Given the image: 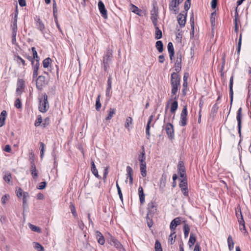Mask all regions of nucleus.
Wrapping results in <instances>:
<instances>
[{"label":"nucleus","mask_w":251,"mask_h":251,"mask_svg":"<svg viewBox=\"0 0 251 251\" xmlns=\"http://www.w3.org/2000/svg\"><path fill=\"white\" fill-rule=\"evenodd\" d=\"M180 77H179L177 73H173L171 75V98L174 99L175 100L171 104V112L172 113H175L177 110L178 107V103L177 101V97L176 95L177 93L178 88L180 87Z\"/></svg>","instance_id":"nucleus-1"},{"label":"nucleus","mask_w":251,"mask_h":251,"mask_svg":"<svg viewBox=\"0 0 251 251\" xmlns=\"http://www.w3.org/2000/svg\"><path fill=\"white\" fill-rule=\"evenodd\" d=\"M112 58L113 51L109 48H107L102 57V65L105 71H107L109 68L110 63L111 62Z\"/></svg>","instance_id":"nucleus-2"},{"label":"nucleus","mask_w":251,"mask_h":251,"mask_svg":"<svg viewBox=\"0 0 251 251\" xmlns=\"http://www.w3.org/2000/svg\"><path fill=\"white\" fill-rule=\"evenodd\" d=\"M39 110L42 113L48 111L49 108V104L48 101V96L44 93L43 98L39 99Z\"/></svg>","instance_id":"nucleus-3"},{"label":"nucleus","mask_w":251,"mask_h":251,"mask_svg":"<svg viewBox=\"0 0 251 251\" xmlns=\"http://www.w3.org/2000/svg\"><path fill=\"white\" fill-rule=\"evenodd\" d=\"M187 105H184L180 114V119L179 122V124L180 126H184L187 125Z\"/></svg>","instance_id":"nucleus-4"},{"label":"nucleus","mask_w":251,"mask_h":251,"mask_svg":"<svg viewBox=\"0 0 251 251\" xmlns=\"http://www.w3.org/2000/svg\"><path fill=\"white\" fill-rule=\"evenodd\" d=\"M183 1V0H171L169 4V10L173 11L174 14H177L178 12L177 8Z\"/></svg>","instance_id":"nucleus-5"},{"label":"nucleus","mask_w":251,"mask_h":251,"mask_svg":"<svg viewBox=\"0 0 251 251\" xmlns=\"http://www.w3.org/2000/svg\"><path fill=\"white\" fill-rule=\"evenodd\" d=\"M176 61L174 67L176 71L178 73L181 71V61L182 55L181 52L179 51L176 54Z\"/></svg>","instance_id":"nucleus-6"},{"label":"nucleus","mask_w":251,"mask_h":251,"mask_svg":"<svg viewBox=\"0 0 251 251\" xmlns=\"http://www.w3.org/2000/svg\"><path fill=\"white\" fill-rule=\"evenodd\" d=\"M147 219H150V216L152 217L153 215L157 210L156 205L152 201H151L148 205Z\"/></svg>","instance_id":"nucleus-7"},{"label":"nucleus","mask_w":251,"mask_h":251,"mask_svg":"<svg viewBox=\"0 0 251 251\" xmlns=\"http://www.w3.org/2000/svg\"><path fill=\"white\" fill-rule=\"evenodd\" d=\"M178 174L181 178H186V174L184 164L183 161H179L177 165Z\"/></svg>","instance_id":"nucleus-8"},{"label":"nucleus","mask_w":251,"mask_h":251,"mask_svg":"<svg viewBox=\"0 0 251 251\" xmlns=\"http://www.w3.org/2000/svg\"><path fill=\"white\" fill-rule=\"evenodd\" d=\"M109 243L111 245L114 246L119 251H126L121 243L114 237H112L110 238Z\"/></svg>","instance_id":"nucleus-9"},{"label":"nucleus","mask_w":251,"mask_h":251,"mask_svg":"<svg viewBox=\"0 0 251 251\" xmlns=\"http://www.w3.org/2000/svg\"><path fill=\"white\" fill-rule=\"evenodd\" d=\"M166 132L170 139H172L174 137V129L172 124L168 123L165 126Z\"/></svg>","instance_id":"nucleus-10"},{"label":"nucleus","mask_w":251,"mask_h":251,"mask_svg":"<svg viewBox=\"0 0 251 251\" xmlns=\"http://www.w3.org/2000/svg\"><path fill=\"white\" fill-rule=\"evenodd\" d=\"M46 84V77L43 75H40L36 79V87L39 90L43 89Z\"/></svg>","instance_id":"nucleus-11"},{"label":"nucleus","mask_w":251,"mask_h":251,"mask_svg":"<svg viewBox=\"0 0 251 251\" xmlns=\"http://www.w3.org/2000/svg\"><path fill=\"white\" fill-rule=\"evenodd\" d=\"M151 19L153 23L154 26H156L157 25V19H158V9L153 7V9L151 11Z\"/></svg>","instance_id":"nucleus-12"},{"label":"nucleus","mask_w":251,"mask_h":251,"mask_svg":"<svg viewBox=\"0 0 251 251\" xmlns=\"http://www.w3.org/2000/svg\"><path fill=\"white\" fill-rule=\"evenodd\" d=\"M98 7L101 16L105 19L107 18V10L105 7L104 3L101 1L98 2Z\"/></svg>","instance_id":"nucleus-13"},{"label":"nucleus","mask_w":251,"mask_h":251,"mask_svg":"<svg viewBox=\"0 0 251 251\" xmlns=\"http://www.w3.org/2000/svg\"><path fill=\"white\" fill-rule=\"evenodd\" d=\"M35 21V25L36 28L38 30H39L43 35H44V30L45 29V26L44 23L40 19L39 17H36Z\"/></svg>","instance_id":"nucleus-14"},{"label":"nucleus","mask_w":251,"mask_h":251,"mask_svg":"<svg viewBox=\"0 0 251 251\" xmlns=\"http://www.w3.org/2000/svg\"><path fill=\"white\" fill-rule=\"evenodd\" d=\"M242 109L241 107H240L237 112V116H236V119L238 123V133L241 136V121H242Z\"/></svg>","instance_id":"nucleus-15"},{"label":"nucleus","mask_w":251,"mask_h":251,"mask_svg":"<svg viewBox=\"0 0 251 251\" xmlns=\"http://www.w3.org/2000/svg\"><path fill=\"white\" fill-rule=\"evenodd\" d=\"M146 158H141L140 160V171L141 175L143 177H145L147 175L146 172V163L145 161Z\"/></svg>","instance_id":"nucleus-16"},{"label":"nucleus","mask_w":251,"mask_h":251,"mask_svg":"<svg viewBox=\"0 0 251 251\" xmlns=\"http://www.w3.org/2000/svg\"><path fill=\"white\" fill-rule=\"evenodd\" d=\"M31 166L30 168V171L31 174V175L34 179H36L38 177V172L36 168V166L35 163H34L33 159H31L30 161Z\"/></svg>","instance_id":"nucleus-17"},{"label":"nucleus","mask_w":251,"mask_h":251,"mask_svg":"<svg viewBox=\"0 0 251 251\" xmlns=\"http://www.w3.org/2000/svg\"><path fill=\"white\" fill-rule=\"evenodd\" d=\"M186 13L185 15L180 13L178 14L177 16V21L181 27H183L185 25L186 23Z\"/></svg>","instance_id":"nucleus-18"},{"label":"nucleus","mask_w":251,"mask_h":251,"mask_svg":"<svg viewBox=\"0 0 251 251\" xmlns=\"http://www.w3.org/2000/svg\"><path fill=\"white\" fill-rule=\"evenodd\" d=\"M240 218L238 219V222L240 226V229L241 230L242 232H244V233H247V230L246 229L245 225V222L243 219V215H242V213L241 210H240Z\"/></svg>","instance_id":"nucleus-19"},{"label":"nucleus","mask_w":251,"mask_h":251,"mask_svg":"<svg viewBox=\"0 0 251 251\" xmlns=\"http://www.w3.org/2000/svg\"><path fill=\"white\" fill-rule=\"evenodd\" d=\"M180 224V220L179 218H176L172 221L170 224V229L171 231H175L177 225Z\"/></svg>","instance_id":"nucleus-20"},{"label":"nucleus","mask_w":251,"mask_h":251,"mask_svg":"<svg viewBox=\"0 0 251 251\" xmlns=\"http://www.w3.org/2000/svg\"><path fill=\"white\" fill-rule=\"evenodd\" d=\"M233 75H232L230 78L229 80V95L230 99V103H232L233 98Z\"/></svg>","instance_id":"nucleus-21"},{"label":"nucleus","mask_w":251,"mask_h":251,"mask_svg":"<svg viewBox=\"0 0 251 251\" xmlns=\"http://www.w3.org/2000/svg\"><path fill=\"white\" fill-rule=\"evenodd\" d=\"M126 172H127V179L129 178V183L130 184H132L133 183V170L130 166H128L126 168Z\"/></svg>","instance_id":"nucleus-22"},{"label":"nucleus","mask_w":251,"mask_h":251,"mask_svg":"<svg viewBox=\"0 0 251 251\" xmlns=\"http://www.w3.org/2000/svg\"><path fill=\"white\" fill-rule=\"evenodd\" d=\"M91 170L92 173V174L97 177V178H100V176H99L98 171L96 168V165L94 163V161L93 159H91Z\"/></svg>","instance_id":"nucleus-23"},{"label":"nucleus","mask_w":251,"mask_h":251,"mask_svg":"<svg viewBox=\"0 0 251 251\" xmlns=\"http://www.w3.org/2000/svg\"><path fill=\"white\" fill-rule=\"evenodd\" d=\"M14 60L17 63L19 66H21V65H22V67H24L26 65L25 60L19 55H15Z\"/></svg>","instance_id":"nucleus-24"},{"label":"nucleus","mask_w":251,"mask_h":251,"mask_svg":"<svg viewBox=\"0 0 251 251\" xmlns=\"http://www.w3.org/2000/svg\"><path fill=\"white\" fill-rule=\"evenodd\" d=\"M96 236L98 243L102 245L105 243V240L101 233L99 231L96 232Z\"/></svg>","instance_id":"nucleus-25"},{"label":"nucleus","mask_w":251,"mask_h":251,"mask_svg":"<svg viewBox=\"0 0 251 251\" xmlns=\"http://www.w3.org/2000/svg\"><path fill=\"white\" fill-rule=\"evenodd\" d=\"M153 118V115H151L150 116L148 121V123H147V126H146V135L148 136V139H149V138L150 137V127H151V124Z\"/></svg>","instance_id":"nucleus-26"},{"label":"nucleus","mask_w":251,"mask_h":251,"mask_svg":"<svg viewBox=\"0 0 251 251\" xmlns=\"http://www.w3.org/2000/svg\"><path fill=\"white\" fill-rule=\"evenodd\" d=\"M138 194L140 202L141 204H143L145 202V194L143 189L141 186L138 188Z\"/></svg>","instance_id":"nucleus-27"},{"label":"nucleus","mask_w":251,"mask_h":251,"mask_svg":"<svg viewBox=\"0 0 251 251\" xmlns=\"http://www.w3.org/2000/svg\"><path fill=\"white\" fill-rule=\"evenodd\" d=\"M7 115L6 111L3 110L0 115V127L4 125V121Z\"/></svg>","instance_id":"nucleus-28"},{"label":"nucleus","mask_w":251,"mask_h":251,"mask_svg":"<svg viewBox=\"0 0 251 251\" xmlns=\"http://www.w3.org/2000/svg\"><path fill=\"white\" fill-rule=\"evenodd\" d=\"M196 238L195 234L191 233L188 241V245L190 248H191L193 246L196 242Z\"/></svg>","instance_id":"nucleus-29"},{"label":"nucleus","mask_w":251,"mask_h":251,"mask_svg":"<svg viewBox=\"0 0 251 251\" xmlns=\"http://www.w3.org/2000/svg\"><path fill=\"white\" fill-rule=\"evenodd\" d=\"M155 29V39L158 40L162 38V33L161 30L157 26V25L156 26H154Z\"/></svg>","instance_id":"nucleus-30"},{"label":"nucleus","mask_w":251,"mask_h":251,"mask_svg":"<svg viewBox=\"0 0 251 251\" xmlns=\"http://www.w3.org/2000/svg\"><path fill=\"white\" fill-rule=\"evenodd\" d=\"M179 186V187L181 188V190H184V189H187V177L182 178V179L181 180Z\"/></svg>","instance_id":"nucleus-31"},{"label":"nucleus","mask_w":251,"mask_h":251,"mask_svg":"<svg viewBox=\"0 0 251 251\" xmlns=\"http://www.w3.org/2000/svg\"><path fill=\"white\" fill-rule=\"evenodd\" d=\"M155 47L158 52H162L163 51V44L161 41H157L156 42Z\"/></svg>","instance_id":"nucleus-32"},{"label":"nucleus","mask_w":251,"mask_h":251,"mask_svg":"<svg viewBox=\"0 0 251 251\" xmlns=\"http://www.w3.org/2000/svg\"><path fill=\"white\" fill-rule=\"evenodd\" d=\"M227 243L228 249L229 251H231L234 248V242L232 239V238L231 235H229L227 238Z\"/></svg>","instance_id":"nucleus-33"},{"label":"nucleus","mask_w":251,"mask_h":251,"mask_svg":"<svg viewBox=\"0 0 251 251\" xmlns=\"http://www.w3.org/2000/svg\"><path fill=\"white\" fill-rule=\"evenodd\" d=\"M175 233V231H171V233L169 237L168 242L171 245H173L175 242V238L176 237Z\"/></svg>","instance_id":"nucleus-34"},{"label":"nucleus","mask_w":251,"mask_h":251,"mask_svg":"<svg viewBox=\"0 0 251 251\" xmlns=\"http://www.w3.org/2000/svg\"><path fill=\"white\" fill-rule=\"evenodd\" d=\"M28 226L30 229L33 231L36 232L38 233L41 232V228L39 227L35 226L30 223L28 224Z\"/></svg>","instance_id":"nucleus-35"},{"label":"nucleus","mask_w":251,"mask_h":251,"mask_svg":"<svg viewBox=\"0 0 251 251\" xmlns=\"http://www.w3.org/2000/svg\"><path fill=\"white\" fill-rule=\"evenodd\" d=\"M116 109L114 108H110L109 110L108 116L105 118L106 121L110 120L113 117L114 114H115Z\"/></svg>","instance_id":"nucleus-36"},{"label":"nucleus","mask_w":251,"mask_h":251,"mask_svg":"<svg viewBox=\"0 0 251 251\" xmlns=\"http://www.w3.org/2000/svg\"><path fill=\"white\" fill-rule=\"evenodd\" d=\"M34 248L38 251H44V247L39 243L33 242Z\"/></svg>","instance_id":"nucleus-37"},{"label":"nucleus","mask_w":251,"mask_h":251,"mask_svg":"<svg viewBox=\"0 0 251 251\" xmlns=\"http://www.w3.org/2000/svg\"><path fill=\"white\" fill-rule=\"evenodd\" d=\"M31 50H32V53H33V57L32 58L33 59V60H35L36 61H37V60L38 61H39L40 58L38 56L37 52L36 51L35 48L34 47H32L31 48Z\"/></svg>","instance_id":"nucleus-38"},{"label":"nucleus","mask_w":251,"mask_h":251,"mask_svg":"<svg viewBox=\"0 0 251 251\" xmlns=\"http://www.w3.org/2000/svg\"><path fill=\"white\" fill-rule=\"evenodd\" d=\"M11 175L10 173H6L3 177L4 180L8 184H11Z\"/></svg>","instance_id":"nucleus-39"},{"label":"nucleus","mask_w":251,"mask_h":251,"mask_svg":"<svg viewBox=\"0 0 251 251\" xmlns=\"http://www.w3.org/2000/svg\"><path fill=\"white\" fill-rule=\"evenodd\" d=\"M184 234L185 238H187L188 236V234L190 231L189 226L187 224H185L183 227Z\"/></svg>","instance_id":"nucleus-40"},{"label":"nucleus","mask_w":251,"mask_h":251,"mask_svg":"<svg viewBox=\"0 0 251 251\" xmlns=\"http://www.w3.org/2000/svg\"><path fill=\"white\" fill-rule=\"evenodd\" d=\"M166 175H162L161 176V177L160 178V187H164L166 184Z\"/></svg>","instance_id":"nucleus-41"},{"label":"nucleus","mask_w":251,"mask_h":251,"mask_svg":"<svg viewBox=\"0 0 251 251\" xmlns=\"http://www.w3.org/2000/svg\"><path fill=\"white\" fill-rule=\"evenodd\" d=\"M100 95H98V97L96 99V109L97 110V111H99L100 110V108L101 107V103L100 102Z\"/></svg>","instance_id":"nucleus-42"},{"label":"nucleus","mask_w":251,"mask_h":251,"mask_svg":"<svg viewBox=\"0 0 251 251\" xmlns=\"http://www.w3.org/2000/svg\"><path fill=\"white\" fill-rule=\"evenodd\" d=\"M132 124V119L130 117H127L126 119V122L125 123V126L126 128H127L129 130V126L130 125H131Z\"/></svg>","instance_id":"nucleus-43"},{"label":"nucleus","mask_w":251,"mask_h":251,"mask_svg":"<svg viewBox=\"0 0 251 251\" xmlns=\"http://www.w3.org/2000/svg\"><path fill=\"white\" fill-rule=\"evenodd\" d=\"M111 89L112 86H108L107 85V88L106 89V96L108 98V100L111 97Z\"/></svg>","instance_id":"nucleus-44"},{"label":"nucleus","mask_w":251,"mask_h":251,"mask_svg":"<svg viewBox=\"0 0 251 251\" xmlns=\"http://www.w3.org/2000/svg\"><path fill=\"white\" fill-rule=\"evenodd\" d=\"M51 60L50 58L48 57L43 61V66L44 68H48L50 64Z\"/></svg>","instance_id":"nucleus-45"},{"label":"nucleus","mask_w":251,"mask_h":251,"mask_svg":"<svg viewBox=\"0 0 251 251\" xmlns=\"http://www.w3.org/2000/svg\"><path fill=\"white\" fill-rule=\"evenodd\" d=\"M131 10L132 12L135 14L140 15V14H139V12L140 11V10H139V9L136 6L133 4H131Z\"/></svg>","instance_id":"nucleus-46"},{"label":"nucleus","mask_w":251,"mask_h":251,"mask_svg":"<svg viewBox=\"0 0 251 251\" xmlns=\"http://www.w3.org/2000/svg\"><path fill=\"white\" fill-rule=\"evenodd\" d=\"M155 251H162L161 245L158 240H156L155 243Z\"/></svg>","instance_id":"nucleus-47"},{"label":"nucleus","mask_w":251,"mask_h":251,"mask_svg":"<svg viewBox=\"0 0 251 251\" xmlns=\"http://www.w3.org/2000/svg\"><path fill=\"white\" fill-rule=\"evenodd\" d=\"M52 11H53V16H57V6L56 4V3L54 0L53 1V5H52Z\"/></svg>","instance_id":"nucleus-48"},{"label":"nucleus","mask_w":251,"mask_h":251,"mask_svg":"<svg viewBox=\"0 0 251 251\" xmlns=\"http://www.w3.org/2000/svg\"><path fill=\"white\" fill-rule=\"evenodd\" d=\"M10 198V196L9 194H5L1 198V202L5 204L6 203L7 201H8Z\"/></svg>","instance_id":"nucleus-49"},{"label":"nucleus","mask_w":251,"mask_h":251,"mask_svg":"<svg viewBox=\"0 0 251 251\" xmlns=\"http://www.w3.org/2000/svg\"><path fill=\"white\" fill-rule=\"evenodd\" d=\"M168 52L169 53H175L174 46L171 42H169L167 46Z\"/></svg>","instance_id":"nucleus-50"},{"label":"nucleus","mask_w":251,"mask_h":251,"mask_svg":"<svg viewBox=\"0 0 251 251\" xmlns=\"http://www.w3.org/2000/svg\"><path fill=\"white\" fill-rule=\"evenodd\" d=\"M22 196L23 197V203L24 205L26 203L27 198L29 197V195L28 193L24 192Z\"/></svg>","instance_id":"nucleus-51"},{"label":"nucleus","mask_w":251,"mask_h":251,"mask_svg":"<svg viewBox=\"0 0 251 251\" xmlns=\"http://www.w3.org/2000/svg\"><path fill=\"white\" fill-rule=\"evenodd\" d=\"M40 157H43L45 151V145L43 142H40Z\"/></svg>","instance_id":"nucleus-52"},{"label":"nucleus","mask_w":251,"mask_h":251,"mask_svg":"<svg viewBox=\"0 0 251 251\" xmlns=\"http://www.w3.org/2000/svg\"><path fill=\"white\" fill-rule=\"evenodd\" d=\"M70 208L73 215L75 217L77 216V213L75 209V205L73 203H71L70 205Z\"/></svg>","instance_id":"nucleus-53"},{"label":"nucleus","mask_w":251,"mask_h":251,"mask_svg":"<svg viewBox=\"0 0 251 251\" xmlns=\"http://www.w3.org/2000/svg\"><path fill=\"white\" fill-rule=\"evenodd\" d=\"M191 5V1H190V0H186L184 3V9L185 11H187Z\"/></svg>","instance_id":"nucleus-54"},{"label":"nucleus","mask_w":251,"mask_h":251,"mask_svg":"<svg viewBox=\"0 0 251 251\" xmlns=\"http://www.w3.org/2000/svg\"><path fill=\"white\" fill-rule=\"evenodd\" d=\"M241 43H242V34H240V38L238 41V47H237V53L239 54V52L241 50Z\"/></svg>","instance_id":"nucleus-55"},{"label":"nucleus","mask_w":251,"mask_h":251,"mask_svg":"<svg viewBox=\"0 0 251 251\" xmlns=\"http://www.w3.org/2000/svg\"><path fill=\"white\" fill-rule=\"evenodd\" d=\"M15 106L17 108H21L22 107V103L19 98L17 99L15 101Z\"/></svg>","instance_id":"nucleus-56"},{"label":"nucleus","mask_w":251,"mask_h":251,"mask_svg":"<svg viewBox=\"0 0 251 251\" xmlns=\"http://www.w3.org/2000/svg\"><path fill=\"white\" fill-rule=\"evenodd\" d=\"M47 185V183L45 181L41 182L39 183V185L37 186V188L40 190H42L44 189Z\"/></svg>","instance_id":"nucleus-57"},{"label":"nucleus","mask_w":251,"mask_h":251,"mask_svg":"<svg viewBox=\"0 0 251 251\" xmlns=\"http://www.w3.org/2000/svg\"><path fill=\"white\" fill-rule=\"evenodd\" d=\"M42 122V118L41 116H38L37 119H36L35 126H39Z\"/></svg>","instance_id":"nucleus-58"},{"label":"nucleus","mask_w":251,"mask_h":251,"mask_svg":"<svg viewBox=\"0 0 251 251\" xmlns=\"http://www.w3.org/2000/svg\"><path fill=\"white\" fill-rule=\"evenodd\" d=\"M24 89V83L23 82L20 83L16 89V93L19 94V92H21L22 89Z\"/></svg>","instance_id":"nucleus-59"},{"label":"nucleus","mask_w":251,"mask_h":251,"mask_svg":"<svg viewBox=\"0 0 251 251\" xmlns=\"http://www.w3.org/2000/svg\"><path fill=\"white\" fill-rule=\"evenodd\" d=\"M53 17H54V22L55 23V24L56 25V26H57V28L58 29V30L61 32H62V30L61 29V27H60V25H59V23H58V19H57V16H53Z\"/></svg>","instance_id":"nucleus-60"},{"label":"nucleus","mask_w":251,"mask_h":251,"mask_svg":"<svg viewBox=\"0 0 251 251\" xmlns=\"http://www.w3.org/2000/svg\"><path fill=\"white\" fill-rule=\"evenodd\" d=\"M23 194V192L21 188L19 187L18 189H16V194L18 198L22 197Z\"/></svg>","instance_id":"nucleus-61"},{"label":"nucleus","mask_w":251,"mask_h":251,"mask_svg":"<svg viewBox=\"0 0 251 251\" xmlns=\"http://www.w3.org/2000/svg\"><path fill=\"white\" fill-rule=\"evenodd\" d=\"M50 123V118L49 117H47L43 122L42 126L44 127H45L47 125H48Z\"/></svg>","instance_id":"nucleus-62"},{"label":"nucleus","mask_w":251,"mask_h":251,"mask_svg":"<svg viewBox=\"0 0 251 251\" xmlns=\"http://www.w3.org/2000/svg\"><path fill=\"white\" fill-rule=\"evenodd\" d=\"M32 68L33 69H37L38 70L40 66V63L39 61L37 60V61H36L35 64H34V62H33V64H32Z\"/></svg>","instance_id":"nucleus-63"},{"label":"nucleus","mask_w":251,"mask_h":251,"mask_svg":"<svg viewBox=\"0 0 251 251\" xmlns=\"http://www.w3.org/2000/svg\"><path fill=\"white\" fill-rule=\"evenodd\" d=\"M151 218L152 217H151V216H150V219L147 218L148 226L149 227H151L153 225V222Z\"/></svg>","instance_id":"nucleus-64"}]
</instances>
